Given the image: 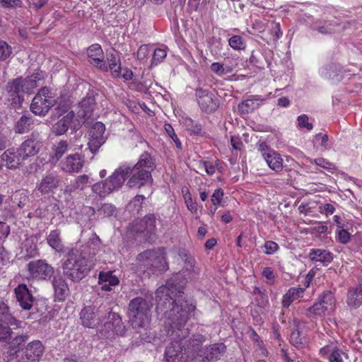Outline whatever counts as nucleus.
Here are the masks:
<instances>
[{"instance_id": "c9c22d12", "label": "nucleus", "mask_w": 362, "mask_h": 362, "mask_svg": "<svg viewBox=\"0 0 362 362\" xmlns=\"http://www.w3.org/2000/svg\"><path fill=\"white\" fill-rule=\"evenodd\" d=\"M37 242V238L33 235L27 238L24 240L23 248L25 249L27 257L31 258L39 255Z\"/></svg>"}, {"instance_id": "13d9d810", "label": "nucleus", "mask_w": 362, "mask_h": 362, "mask_svg": "<svg viewBox=\"0 0 362 362\" xmlns=\"http://www.w3.org/2000/svg\"><path fill=\"white\" fill-rule=\"evenodd\" d=\"M205 340V337L201 334H193L189 339V345L193 347V350H196L199 346Z\"/></svg>"}, {"instance_id": "4468645a", "label": "nucleus", "mask_w": 362, "mask_h": 362, "mask_svg": "<svg viewBox=\"0 0 362 362\" xmlns=\"http://www.w3.org/2000/svg\"><path fill=\"white\" fill-rule=\"evenodd\" d=\"M21 81L20 76L9 81L6 86L8 100L15 108L21 106L24 100V94L26 93Z\"/></svg>"}, {"instance_id": "3c124183", "label": "nucleus", "mask_w": 362, "mask_h": 362, "mask_svg": "<svg viewBox=\"0 0 362 362\" xmlns=\"http://www.w3.org/2000/svg\"><path fill=\"white\" fill-rule=\"evenodd\" d=\"M34 78L30 76L23 78L21 76L23 87L28 94H30L33 90L37 86V83H36V80Z\"/></svg>"}, {"instance_id": "0e129e2a", "label": "nucleus", "mask_w": 362, "mask_h": 362, "mask_svg": "<svg viewBox=\"0 0 362 362\" xmlns=\"http://www.w3.org/2000/svg\"><path fill=\"white\" fill-rule=\"evenodd\" d=\"M264 246L266 249L265 253L267 255L274 254L279 248V247L276 243H275L274 241H271V240L265 242Z\"/></svg>"}, {"instance_id": "9d476101", "label": "nucleus", "mask_w": 362, "mask_h": 362, "mask_svg": "<svg viewBox=\"0 0 362 362\" xmlns=\"http://www.w3.org/2000/svg\"><path fill=\"white\" fill-rule=\"evenodd\" d=\"M195 97L201 110L206 114L215 112L220 105L218 96L209 89L197 87Z\"/></svg>"}, {"instance_id": "20e7f679", "label": "nucleus", "mask_w": 362, "mask_h": 362, "mask_svg": "<svg viewBox=\"0 0 362 362\" xmlns=\"http://www.w3.org/2000/svg\"><path fill=\"white\" fill-rule=\"evenodd\" d=\"M155 168L154 158L148 152H144L135 165H130L127 186L131 189H139L146 186L151 187L153 181L151 173Z\"/></svg>"}, {"instance_id": "393cba45", "label": "nucleus", "mask_w": 362, "mask_h": 362, "mask_svg": "<svg viewBox=\"0 0 362 362\" xmlns=\"http://www.w3.org/2000/svg\"><path fill=\"white\" fill-rule=\"evenodd\" d=\"M45 351V347L39 340H34L23 349L26 359L31 362H38Z\"/></svg>"}, {"instance_id": "dca6fc26", "label": "nucleus", "mask_w": 362, "mask_h": 362, "mask_svg": "<svg viewBox=\"0 0 362 362\" xmlns=\"http://www.w3.org/2000/svg\"><path fill=\"white\" fill-rule=\"evenodd\" d=\"M226 351L223 343H216L198 350L197 357L202 362H211L221 359Z\"/></svg>"}, {"instance_id": "473e14b6", "label": "nucleus", "mask_w": 362, "mask_h": 362, "mask_svg": "<svg viewBox=\"0 0 362 362\" xmlns=\"http://www.w3.org/2000/svg\"><path fill=\"white\" fill-rule=\"evenodd\" d=\"M309 257L312 261L320 262L327 265L333 260V254L325 250L313 249L309 253Z\"/></svg>"}, {"instance_id": "de8ad7c7", "label": "nucleus", "mask_w": 362, "mask_h": 362, "mask_svg": "<svg viewBox=\"0 0 362 362\" xmlns=\"http://www.w3.org/2000/svg\"><path fill=\"white\" fill-rule=\"evenodd\" d=\"M336 239L339 243L346 245L351 239V234L344 229L342 226H338L336 230Z\"/></svg>"}, {"instance_id": "69168bd1", "label": "nucleus", "mask_w": 362, "mask_h": 362, "mask_svg": "<svg viewBox=\"0 0 362 362\" xmlns=\"http://www.w3.org/2000/svg\"><path fill=\"white\" fill-rule=\"evenodd\" d=\"M149 54V48L146 45H142L139 47L137 51V58L139 60L142 61L147 58Z\"/></svg>"}, {"instance_id": "f704fd0d", "label": "nucleus", "mask_w": 362, "mask_h": 362, "mask_svg": "<svg viewBox=\"0 0 362 362\" xmlns=\"http://www.w3.org/2000/svg\"><path fill=\"white\" fill-rule=\"evenodd\" d=\"M0 322L17 327L21 323L12 315L8 306L4 302L0 303Z\"/></svg>"}, {"instance_id": "a18cd8bd", "label": "nucleus", "mask_w": 362, "mask_h": 362, "mask_svg": "<svg viewBox=\"0 0 362 362\" xmlns=\"http://www.w3.org/2000/svg\"><path fill=\"white\" fill-rule=\"evenodd\" d=\"M87 55L90 62V61H94L95 59L103 57L104 53L99 44H93L87 49Z\"/></svg>"}, {"instance_id": "5701e85b", "label": "nucleus", "mask_w": 362, "mask_h": 362, "mask_svg": "<svg viewBox=\"0 0 362 362\" xmlns=\"http://www.w3.org/2000/svg\"><path fill=\"white\" fill-rule=\"evenodd\" d=\"M17 301L24 310H30L33 304L34 297L25 284H21L14 289Z\"/></svg>"}, {"instance_id": "b1692460", "label": "nucleus", "mask_w": 362, "mask_h": 362, "mask_svg": "<svg viewBox=\"0 0 362 362\" xmlns=\"http://www.w3.org/2000/svg\"><path fill=\"white\" fill-rule=\"evenodd\" d=\"M1 159L6 162V165L9 168H17L23 165L24 161L27 160L25 156L20 151L19 148H11L6 151L1 155Z\"/></svg>"}, {"instance_id": "ddd939ff", "label": "nucleus", "mask_w": 362, "mask_h": 362, "mask_svg": "<svg viewBox=\"0 0 362 362\" xmlns=\"http://www.w3.org/2000/svg\"><path fill=\"white\" fill-rule=\"evenodd\" d=\"M105 126L101 122H96L88 131V148L93 154H95L107 139L104 136Z\"/></svg>"}, {"instance_id": "6e6552de", "label": "nucleus", "mask_w": 362, "mask_h": 362, "mask_svg": "<svg viewBox=\"0 0 362 362\" xmlns=\"http://www.w3.org/2000/svg\"><path fill=\"white\" fill-rule=\"evenodd\" d=\"M335 303L334 294L330 291H325L319 296L317 302L306 309L305 315L308 317L325 315L334 310Z\"/></svg>"}, {"instance_id": "2f4dec72", "label": "nucleus", "mask_w": 362, "mask_h": 362, "mask_svg": "<svg viewBox=\"0 0 362 362\" xmlns=\"http://www.w3.org/2000/svg\"><path fill=\"white\" fill-rule=\"evenodd\" d=\"M305 291L304 288H290L288 291L283 296L282 306L284 308H288L291 303L303 298Z\"/></svg>"}, {"instance_id": "58836bf2", "label": "nucleus", "mask_w": 362, "mask_h": 362, "mask_svg": "<svg viewBox=\"0 0 362 362\" xmlns=\"http://www.w3.org/2000/svg\"><path fill=\"white\" fill-rule=\"evenodd\" d=\"M342 73L339 64L331 63L322 71V75L327 78L339 80Z\"/></svg>"}, {"instance_id": "ea45409f", "label": "nucleus", "mask_w": 362, "mask_h": 362, "mask_svg": "<svg viewBox=\"0 0 362 362\" xmlns=\"http://www.w3.org/2000/svg\"><path fill=\"white\" fill-rule=\"evenodd\" d=\"M88 180L87 175H79L66 187L65 191L71 193L77 189L83 190L88 182Z\"/></svg>"}, {"instance_id": "052dcab7", "label": "nucleus", "mask_w": 362, "mask_h": 362, "mask_svg": "<svg viewBox=\"0 0 362 362\" xmlns=\"http://www.w3.org/2000/svg\"><path fill=\"white\" fill-rule=\"evenodd\" d=\"M308 117L306 115H301L298 117V124L300 128H306L308 130H311L313 128L312 123L308 122Z\"/></svg>"}, {"instance_id": "49530a36", "label": "nucleus", "mask_w": 362, "mask_h": 362, "mask_svg": "<svg viewBox=\"0 0 362 362\" xmlns=\"http://www.w3.org/2000/svg\"><path fill=\"white\" fill-rule=\"evenodd\" d=\"M228 45L235 50H244L246 47V42L242 36L235 35L228 39Z\"/></svg>"}, {"instance_id": "39448f33", "label": "nucleus", "mask_w": 362, "mask_h": 362, "mask_svg": "<svg viewBox=\"0 0 362 362\" xmlns=\"http://www.w3.org/2000/svg\"><path fill=\"white\" fill-rule=\"evenodd\" d=\"M105 317L103 318V323L97 332L99 338L109 339L112 338L115 334L124 336L126 333L127 329L124 325L121 316L112 311L110 308V312Z\"/></svg>"}, {"instance_id": "bf43d9fd", "label": "nucleus", "mask_w": 362, "mask_h": 362, "mask_svg": "<svg viewBox=\"0 0 362 362\" xmlns=\"http://www.w3.org/2000/svg\"><path fill=\"white\" fill-rule=\"evenodd\" d=\"M28 339L27 335H18L12 339L8 343L9 348L18 350V348Z\"/></svg>"}, {"instance_id": "4d7b16f0", "label": "nucleus", "mask_w": 362, "mask_h": 362, "mask_svg": "<svg viewBox=\"0 0 362 362\" xmlns=\"http://www.w3.org/2000/svg\"><path fill=\"white\" fill-rule=\"evenodd\" d=\"M12 53L11 47L4 41H0V61H4Z\"/></svg>"}, {"instance_id": "f8f14e48", "label": "nucleus", "mask_w": 362, "mask_h": 362, "mask_svg": "<svg viewBox=\"0 0 362 362\" xmlns=\"http://www.w3.org/2000/svg\"><path fill=\"white\" fill-rule=\"evenodd\" d=\"M84 121H81L74 112L71 110L52 126V132L56 135H63L70 128L73 132L78 131Z\"/></svg>"}, {"instance_id": "864d4df0", "label": "nucleus", "mask_w": 362, "mask_h": 362, "mask_svg": "<svg viewBox=\"0 0 362 362\" xmlns=\"http://www.w3.org/2000/svg\"><path fill=\"white\" fill-rule=\"evenodd\" d=\"M250 63L259 69H263L264 65V57L259 53L252 52V54L249 59Z\"/></svg>"}, {"instance_id": "603ef678", "label": "nucleus", "mask_w": 362, "mask_h": 362, "mask_svg": "<svg viewBox=\"0 0 362 362\" xmlns=\"http://www.w3.org/2000/svg\"><path fill=\"white\" fill-rule=\"evenodd\" d=\"M145 199H146V197L144 195L137 194L129 203L128 207L130 209H132L134 211H136L137 212H139L141 210V209L142 207V204Z\"/></svg>"}, {"instance_id": "412c9836", "label": "nucleus", "mask_w": 362, "mask_h": 362, "mask_svg": "<svg viewBox=\"0 0 362 362\" xmlns=\"http://www.w3.org/2000/svg\"><path fill=\"white\" fill-rule=\"evenodd\" d=\"M54 289L55 301H64L69 295V287L66 279L60 275L56 274L50 281Z\"/></svg>"}, {"instance_id": "680f3d73", "label": "nucleus", "mask_w": 362, "mask_h": 362, "mask_svg": "<svg viewBox=\"0 0 362 362\" xmlns=\"http://www.w3.org/2000/svg\"><path fill=\"white\" fill-rule=\"evenodd\" d=\"M90 64L103 72H107V63L104 60V56L101 58L95 59L94 61H90Z\"/></svg>"}, {"instance_id": "f257e3e1", "label": "nucleus", "mask_w": 362, "mask_h": 362, "mask_svg": "<svg viewBox=\"0 0 362 362\" xmlns=\"http://www.w3.org/2000/svg\"><path fill=\"white\" fill-rule=\"evenodd\" d=\"M184 288L177 286V280L172 279L166 286L157 290L156 311L166 317L165 329L171 339L166 347L164 358L166 362H187L189 347H186L189 332L185 325L194 312L195 306L182 298Z\"/></svg>"}, {"instance_id": "6e6d98bb", "label": "nucleus", "mask_w": 362, "mask_h": 362, "mask_svg": "<svg viewBox=\"0 0 362 362\" xmlns=\"http://www.w3.org/2000/svg\"><path fill=\"white\" fill-rule=\"evenodd\" d=\"M166 55L167 52L165 49L160 48L156 49L153 54L151 64L157 65L166 57Z\"/></svg>"}, {"instance_id": "2eb2a0df", "label": "nucleus", "mask_w": 362, "mask_h": 362, "mask_svg": "<svg viewBox=\"0 0 362 362\" xmlns=\"http://www.w3.org/2000/svg\"><path fill=\"white\" fill-rule=\"evenodd\" d=\"M42 146V139L40 134L37 132H33L18 147L20 151L25 158L28 159L37 155Z\"/></svg>"}, {"instance_id": "5fc2aeb1", "label": "nucleus", "mask_w": 362, "mask_h": 362, "mask_svg": "<svg viewBox=\"0 0 362 362\" xmlns=\"http://www.w3.org/2000/svg\"><path fill=\"white\" fill-rule=\"evenodd\" d=\"M253 294L257 295L256 301L257 305L263 307L267 302V296L265 293V290H262L260 288L255 286L253 289Z\"/></svg>"}, {"instance_id": "774afa93", "label": "nucleus", "mask_w": 362, "mask_h": 362, "mask_svg": "<svg viewBox=\"0 0 362 362\" xmlns=\"http://www.w3.org/2000/svg\"><path fill=\"white\" fill-rule=\"evenodd\" d=\"M199 163L200 165L204 168L205 171L208 175H212L215 173L216 168L211 162L208 160H200Z\"/></svg>"}, {"instance_id": "a211bd4d", "label": "nucleus", "mask_w": 362, "mask_h": 362, "mask_svg": "<svg viewBox=\"0 0 362 362\" xmlns=\"http://www.w3.org/2000/svg\"><path fill=\"white\" fill-rule=\"evenodd\" d=\"M60 178L56 172L47 173L42 178L36 189L42 194L53 192L59 186Z\"/></svg>"}, {"instance_id": "72a5a7b5", "label": "nucleus", "mask_w": 362, "mask_h": 362, "mask_svg": "<svg viewBox=\"0 0 362 362\" xmlns=\"http://www.w3.org/2000/svg\"><path fill=\"white\" fill-rule=\"evenodd\" d=\"M271 169L276 172H280L283 169V159L276 151H270L264 157Z\"/></svg>"}, {"instance_id": "338daca9", "label": "nucleus", "mask_w": 362, "mask_h": 362, "mask_svg": "<svg viewBox=\"0 0 362 362\" xmlns=\"http://www.w3.org/2000/svg\"><path fill=\"white\" fill-rule=\"evenodd\" d=\"M4 8L21 7V0H0Z\"/></svg>"}, {"instance_id": "e433bc0d", "label": "nucleus", "mask_w": 362, "mask_h": 362, "mask_svg": "<svg viewBox=\"0 0 362 362\" xmlns=\"http://www.w3.org/2000/svg\"><path fill=\"white\" fill-rule=\"evenodd\" d=\"M259 98L257 96H253L252 98L247 99L238 105V111L240 114H248L259 106L257 101Z\"/></svg>"}, {"instance_id": "37998d69", "label": "nucleus", "mask_w": 362, "mask_h": 362, "mask_svg": "<svg viewBox=\"0 0 362 362\" xmlns=\"http://www.w3.org/2000/svg\"><path fill=\"white\" fill-rule=\"evenodd\" d=\"M338 24L332 21H327L322 25L314 26L313 30L322 35H330L335 32V28Z\"/></svg>"}, {"instance_id": "09e8293b", "label": "nucleus", "mask_w": 362, "mask_h": 362, "mask_svg": "<svg viewBox=\"0 0 362 362\" xmlns=\"http://www.w3.org/2000/svg\"><path fill=\"white\" fill-rule=\"evenodd\" d=\"M9 325L0 322V342H8L11 339L13 332Z\"/></svg>"}, {"instance_id": "a19ab883", "label": "nucleus", "mask_w": 362, "mask_h": 362, "mask_svg": "<svg viewBox=\"0 0 362 362\" xmlns=\"http://www.w3.org/2000/svg\"><path fill=\"white\" fill-rule=\"evenodd\" d=\"M98 216L102 218H109L117 216V210L116 206L111 203H103L97 209Z\"/></svg>"}, {"instance_id": "a878e982", "label": "nucleus", "mask_w": 362, "mask_h": 362, "mask_svg": "<svg viewBox=\"0 0 362 362\" xmlns=\"http://www.w3.org/2000/svg\"><path fill=\"white\" fill-rule=\"evenodd\" d=\"M107 71L109 70L112 72V76L114 78H119L121 76V62L119 52L115 49L111 48L109 51H107Z\"/></svg>"}, {"instance_id": "f3484780", "label": "nucleus", "mask_w": 362, "mask_h": 362, "mask_svg": "<svg viewBox=\"0 0 362 362\" xmlns=\"http://www.w3.org/2000/svg\"><path fill=\"white\" fill-rule=\"evenodd\" d=\"M130 165L124 163L119 165L110 176L107 178V181L112 192L119 189L124 185L126 180L129 177L130 172Z\"/></svg>"}, {"instance_id": "6ab92c4d", "label": "nucleus", "mask_w": 362, "mask_h": 362, "mask_svg": "<svg viewBox=\"0 0 362 362\" xmlns=\"http://www.w3.org/2000/svg\"><path fill=\"white\" fill-rule=\"evenodd\" d=\"M96 92L93 90H90L86 96L79 103V110L78 111L77 116L79 118L85 120L89 118L95 107V95Z\"/></svg>"}, {"instance_id": "0eeeda50", "label": "nucleus", "mask_w": 362, "mask_h": 362, "mask_svg": "<svg viewBox=\"0 0 362 362\" xmlns=\"http://www.w3.org/2000/svg\"><path fill=\"white\" fill-rule=\"evenodd\" d=\"M29 276L38 281H50L56 275L55 268L46 259H35L26 264Z\"/></svg>"}, {"instance_id": "f03ea898", "label": "nucleus", "mask_w": 362, "mask_h": 362, "mask_svg": "<svg viewBox=\"0 0 362 362\" xmlns=\"http://www.w3.org/2000/svg\"><path fill=\"white\" fill-rule=\"evenodd\" d=\"M140 296L132 298L128 304L127 314L132 327L136 330L133 338L135 342H150L148 329L151 320L153 294L146 289L139 290Z\"/></svg>"}, {"instance_id": "e2e57ef3", "label": "nucleus", "mask_w": 362, "mask_h": 362, "mask_svg": "<svg viewBox=\"0 0 362 362\" xmlns=\"http://www.w3.org/2000/svg\"><path fill=\"white\" fill-rule=\"evenodd\" d=\"M224 195L223 190L221 188L216 189L211 196V202L214 205H218L221 203Z\"/></svg>"}, {"instance_id": "cd10ccee", "label": "nucleus", "mask_w": 362, "mask_h": 362, "mask_svg": "<svg viewBox=\"0 0 362 362\" xmlns=\"http://www.w3.org/2000/svg\"><path fill=\"white\" fill-rule=\"evenodd\" d=\"M301 325L302 323L298 319L293 320V328L291 333L290 341L297 348H303L308 344L306 338L303 336L300 331Z\"/></svg>"}, {"instance_id": "4c0bfd02", "label": "nucleus", "mask_w": 362, "mask_h": 362, "mask_svg": "<svg viewBox=\"0 0 362 362\" xmlns=\"http://www.w3.org/2000/svg\"><path fill=\"white\" fill-rule=\"evenodd\" d=\"M69 143L66 140H60L52 148L51 156L53 162H57L68 151Z\"/></svg>"}, {"instance_id": "9b49d317", "label": "nucleus", "mask_w": 362, "mask_h": 362, "mask_svg": "<svg viewBox=\"0 0 362 362\" xmlns=\"http://www.w3.org/2000/svg\"><path fill=\"white\" fill-rule=\"evenodd\" d=\"M156 216L153 214H146L143 218L136 221L131 227V231L142 233L146 241L151 242L156 234Z\"/></svg>"}, {"instance_id": "423d86ee", "label": "nucleus", "mask_w": 362, "mask_h": 362, "mask_svg": "<svg viewBox=\"0 0 362 362\" xmlns=\"http://www.w3.org/2000/svg\"><path fill=\"white\" fill-rule=\"evenodd\" d=\"M110 312L109 305H101L98 308L95 306H85L80 313V320L83 327L95 329L103 323V318Z\"/></svg>"}, {"instance_id": "c756f323", "label": "nucleus", "mask_w": 362, "mask_h": 362, "mask_svg": "<svg viewBox=\"0 0 362 362\" xmlns=\"http://www.w3.org/2000/svg\"><path fill=\"white\" fill-rule=\"evenodd\" d=\"M47 242L48 245L57 252L63 253L66 251L61 238V231L59 229L50 231L49 234L47 237Z\"/></svg>"}, {"instance_id": "4be33fe9", "label": "nucleus", "mask_w": 362, "mask_h": 362, "mask_svg": "<svg viewBox=\"0 0 362 362\" xmlns=\"http://www.w3.org/2000/svg\"><path fill=\"white\" fill-rule=\"evenodd\" d=\"M56 104L54 98H42L35 96L30 104V110L35 115L45 116Z\"/></svg>"}, {"instance_id": "bb28decb", "label": "nucleus", "mask_w": 362, "mask_h": 362, "mask_svg": "<svg viewBox=\"0 0 362 362\" xmlns=\"http://www.w3.org/2000/svg\"><path fill=\"white\" fill-rule=\"evenodd\" d=\"M113 271H101L98 274V284L103 291H110L112 286H117L119 280L113 274Z\"/></svg>"}, {"instance_id": "7c9ffc66", "label": "nucleus", "mask_w": 362, "mask_h": 362, "mask_svg": "<svg viewBox=\"0 0 362 362\" xmlns=\"http://www.w3.org/2000/svg\"><path fill=\"white\" fill-rule=\"evenodd\" d=\"M346 303L349 307L356 308L362 305V285L349 289Z\"/></svg>"}, {"instance_id": "c85d7f7f", "label": "nucleus", "mask_w": 362, "mask_h": 362, "mask_svg": "<svg viewBox=\"0 0 362 362\" xmlns=\"http://www.w3.org/2000/svg\"><path fill=\"white\" fill-rule=\"evenodd\" d=\"M34 125L33 115L29 112L23 114L14 125L15 132L17 134H25L30 131Z\"/></svg>"}, {"instance_id": "c03bdc74", "label": "nucleus", "mask_w": 362, "mask_h": 362, "mask_svg": "<svg viewBox=\"0 0 362 362\" xmlns=\"http://www.w3.org/2000/svg\"><path fill=\"white\" fill-rule=\"evenodd\" d=\"M184 124L187 130L190 134H200L202 130V125L197 122L189 117H187L184 120Z\"/></svg>"}, {"instance_id": "aec40b11", "label": "nucleus", "mask_w": 362, "mask_h": 362, "mask_svg": "<svg viewBox=\"0 0 362 362\" xmlns=\"http://www.w3.org/2000/svg\"><path fill=\"white\" fill-rule=\"evenodd\" d=\"M84 157L78 153L70 154L61 161V169L69 173H78L84 165Z\"/></svg>"}, {"instance_id": "7ed1b4c3", "label": "nucleus", "mask_w": 362, "mask_h": 362, "mask_svg": "<svg viewBox=\"0 0 362 362\" xmlns=\"http://www.w3.org/2000/svg\"><path fill=\"white\" fill-rule=\"evenodd\" d=\"M89 246L83 250L71 249L62 260V269L65 278L74 284L80 283L93 269L95 252Z\"/></svg>"}, {"instance_id": "79ce46f5", "label": "nucleus", "mask_w": 362, "mask_h": 362, "mask_svg": "<svg viewBox=\"0 0 362 362\" xmlns=\"http://www.w3.org/2000/svg\"><path fill=\"white\" fill-rule=\"evenodd\" d=\"M92 190L94 193L97 194L100 197H105L106 195L112 192L107 179L101 182L95 183L92 186Z\"/></svg>"}, {"instance_id": "1a4fd4ad", "label": "nucleus", "mask_w": 362, "mask_h": 362, "mask_svg": "<svg viewBox=\"0 0 362 362\" xmlns=\"http://www.w3.org/2000/svg\"><path fill=\"white\" fill-rule=\"evenodd\" d=\"M137 259L142 262L144 267L151 269L153 273L163 272L168 269V263L165 257L155 250H147L140 253Z\"/></svg>"}, {"instance_id": "8fccbe9b", "label": "nucleus", "mask_w": 362, "mask_h": 362, "mask_svg": "<svg viewBox=\"0 0 362 362\" xmlns=\"http://www.w3.org/2000/svg\"><path fill=\"white\" fill-rule=\"evenodd\" d=\"M164 129L167 134L169 137L172 139V140L175 142L177 148L179 150H182V142L180 141L177 134L175 132V130L170 124H165L164 125Z\"/></svg>"}]
</instances>
